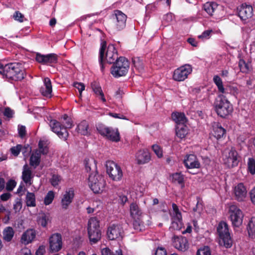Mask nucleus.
<instances>
[{
  "instance_id": "f257e3e1",
  "label": "nucleus",
  "mask_w": 255,
  "mask_h": 255,
  "mask_svg": "<svg viewBox=\"0 0 255 255\" xmlns=\"http://www.w3.org/2000/svg\"><path fill=\"white\" fill-rule=\"evenodd\" d=\"M0 73L8 79L18 81L24 78L25 72L21 65L14 63L2 65Z\"/></svg>"
},
{
  "instance_id": "f03ea898",
  "label": "nucleus",
  "mask_w": 255,
  "mask_h": 255,
  "mask_svg": "<svg viewBox=\"0 0 255 255\" xmlns=\"http://www.w3.org/2000/svg\"><path fill=\"white\" fill-rule=\"evenodd\" d=\"M215 111L219 116L224 118L233 111V106L229 100L223 95H220L215 102Z\"/></svg>"
},
{
  "instance_id": "7ed1b4c3",
  "label": "nucleus",
  "mask_w": 255,
  "mask_h": 255,
  "mask_svg": "<svg viewBox=\"0 0 255 255\" xmlns=\"http://www.w3.org/2000/svg\"><path fill=\"white\" fill-rule=\"evenodd\" d=\"M106 42L104 41L101 43V48L100 51V62L101 68L103 70L104 69L103 61L106 60L109 63H113L116 60H118V53L114 45L110 44L108 46L105 55V49L106 47Z\"/></svg>"
},
{
  "instance_id": "20e7f679",
  "label": "nucleus",
  "mask_w": 255,
  "mask_h": 255,
  "mask_svg": "<svg viewBox=\"0 0 255 255\" xmlns=\"http://www.w3.org/2000/svg\"><path fill=\"white\" fill-rule=\"evenodd\" d=\"M88 234L91 244L98 243L101 239V231L99 220L96 218L89 219L88 224Z\"/></svg>"
},
{
  "instance_id": "39448f33",
  "label": "nucleus",
  "mask_w": 255,
  "mask_h": 255,
  "mask_svg": "<svg viewBox=\"0 0 255 255\" xmlns=\"http://www.w3.org/2000/svg\"><path fill=\"white\" fill-rule=\"evenodd\" d=\"M49 126L52 130L55 132L59 138L64 140H66L68 136V132L67 129L72 127V123L70 119L65 120L64 126L62 127L60 123L55 120H51L49 122Z\"/></svg>"
},
{
  "instance_id": "423d86ee",
  "label": "nucleus",
  "mask_w": 255,
  "mask_h": 255,
  "mask_svg": "<svg viewBox=\"0 0 255 255\" xmlns=\"http://www.w3.org/2000/svg\"><path fill=\"white\" fill-rule=\"evenodd\" d=\"M239 158L238 152L233 147L227 148L223 152V162L228 168L237 166L239 162Z\"/></svg>"
},
{
  "instance_id": "0eeeda50",
  "label": "nucleus",
  "mask_w": 255,
  "mask_h": 255,
  "mask_svg": "<svg viewBox=\"0 0 255 255\" xmlns=\"http://www.w3.org/2000/svg\"><path fill=\"white\" fill-rule=\"evenodd\" d=\"M217 232L219 236V244L226 248H231L233 241L229 232L228 225L225 222H220L217 227Z\"/></svg>"
},
{
  "instance_id": "6e6552de",
  "label": "nucleus",
  "mask_w": 255,
  "mask_h": 255,
  "mask_svg": "<svg viewBox=\"0 0 255 255\" xmlns=\"http://www.w3.org/2000/svg\"><path fill=\"white\" fill-rule=\"evenodd\" d=\"M129 68V62L125 57H120L111 68V74L115 77L125 76Z\"/></svg>"
},
{
  "instance_id": "1a4fd4ad",
  "label": "nucleus",
  "mask_w": 255,
  "mask_h": 255,
  "mask_svg": "<svg viewBox=\"0 0 255 255\" xmlns=\"http://www.w3.org/2000/svg\"><path fill=\"white\" fill-rule=\"evenodd\" d=\"M89 185L95 193L102 192L106 185L105 177L98 174H91L89 177Z\"/></svg>"
},
{
  "instance_id": "9d476101",
  "label": "nucleus",
  "mask_w": 255,
  "mask_h": 255,
  "mask_svg": "<svg viewBox=\"0 0 255 255\" xmlns=\"http://www.w3.org/2000/svg\"><path fill=\"white\" fill-rule=\"evenodd\" d=\"M106 172L109 178L114 181L118 182L122 179L123 172L121 166L112 161L106 162Z\"/></svg>"
},
{
  "instance_id": "9b49d317",
  "label": "nucleus",
  "mask_w": 255,
  "mask_h": 255,
  "mask_svg": "<svg viewBox=\"0 0 255 255\" xmlns=\"http://www.w3.org/2000/svg\"><path fill=\"white\" fill-rule=\"evenodd\" d=\"M228 213L229 219L234 228H239L242 225L244 215L238 206L235 205H231L229 208Z\"/></svg>"
},
{
  "instance_id": "f8f14e48",
  "label": "nucleus",
  "mask_w": 255,
  "mask_h": 255,
  "mask_svg": "<svg viewBox=\"0 0 255 255\" xmlns=\"http://www.w3.org/2000/svg\"><path fill=\"white\" fill-rule=\"evenodd\" d=\"M97 128L99 132L106 138L116 142L120 140V134L117 128L107 127L102 124L98 125Z\"/></svg>"
},
{
  "instance_id": "ddd939ff",
  "label": "nucleus",
  "mask_w": 255,
  "mask_h": 255,
  "mask_svg": "<svg viewBox=\"0 0 255 255\" xmlns=\"http://www.w3.org/2000/svg\"><path fill=\"white\" fill-rule=\"evenodd\" d=\"M172 210L170 212L172 220L170 229L180 230L183 226L181 213L175 203L172 204Z\"/></svg>"
},
{
  "instance_id": "4468645a",
  "label": "nucleus",
  "mask_w": 255,
  "mask_h": 255,
  "mask_svg": "<svg viewBox=\"0 0 255 255\" xmlns=\"http://www.w3.org/2000/svg\"><path fill=\"white\" fill-rule=\"evenodd\" d=\"M193 71L192 66L188 64H184L176 69L173 74V79L176 81L181 82L186 79Z\"/></svg>"
},
{
  "instance_id": "2eb2a0df",
  "label": "nucleus",
  "mask_w": 255,
  "mask_h": 255,
  "mask_svg": "<svg viewBox=\"0 0 255 255\" xmlns=\"http://www.w3.org/2000/svg\"><path fill=\"white\" fill-rule=\"evenodd\" d=\"M233 195L234 199L238 202L245 201L248 191L246 186L243 183H239L233 187Z\"/></svg>"
},
{
  "instance_id": "dca6fc26",
  "label": "nucleus",
  "mask_w": 255,
  "mask_h": 255,
  "mask_svg": "<svg viewBox=\"0 0 255 255\" xmlns=\"http://www.w3.org/2000/svg\"><path fill=\"white\" fill-rule=\"evenodd\" d=\"M49 251L56 253L60 251L63 246L62 236L60 234L54 233L49 238Z\"/></svg>"
},
{
  "instance_id": "f3484780",
  "label": "nucleus",
  "mask_w": 255,
  "mask_h": 255,
  "mask_svg": "<svg viewBox=\"0 0 255 255\" xmlns=\"http://www.w3.org/2000/svg\"><path fill=\"white\" fill-rule=\"evenodd\" d=\"M124 231L122 226L119 224H113L108 228L107 235L110 240L121 239L123 237Z\"/></svg>"
},
{
  "instance_id": "a211bd4d",
  "label": "nucleus",
  "mask_w": 255,
  "mask_h": 255,
  "mask_svg": "<svg viewBox=\"0 0 255 255\" xmlns=\"http://www.w3.org/2000/svg\"><path fill=\"white\" fill-rule=\"evenodd\" d=\"M127 15L122 11L116 10L113 14V19L115 29L120 30L126 26Z\"/></svg>"
},
{
  "instance_id": "6ab92c4d",
  "label": "nucleus",
  "mask_w": 255,
  "mask_h": 255,
  "mask_svg": "<svg viewBox=\"0 0 255 255\" xmlns=\"http://www.w3.org/2000/svg\"><path fill=\"white\" fill-rule=\"evenodd\" d=\"M254 15V8L252 5L243 4L238 9V15L243 21L250 19Z\"/></svg>"
},
{
  "instance_id": "aec40b11",
  "label": "nucleus",
  "mask_w": 255,
  "mask_h": 255,
  "mask_svg": "<svg viewBox=\"0 0 255 255\" xmlns=\"http://www.w3.org/2000/svg\"><path fill=\"white\" fill-rule=\"evenodd\" d=\"M74 190L73 188L67 189L63 193L61 198V206L63 209H67L72 202L74 197Z\"/></svg>"
},
{
  "instance_id": "412c9836",
  "label": "nucleus",
  "mask_w": 255,
  "mask_h": 255,
  "mask_svg": "<svg viewBox=\"0 0 255 255\" xmlns=\"http://www.w3.org/2000/svg\"><path fill=\"white\" fill-rule=\"evenodd\" d=\"M183 163L187 169L199 168L200 163L197 156L193 154L186 155L184 158Z\"/></svg>"
},
{
  "instance_id": "4be33fe9",
  "label": "nucleus",
  "mask_w": 255,
  "mask_h": 255,
  "mask_svg": "<svg viewBox=\"0 0 255 255\" xmlns=\"http://www.w3.org/2000/svg\"><path fill=\"white\" fill-rule=\"evenodd\" d=\"M150 159V154L146 149H140L135 154V160L138 164L147 163Z\"/></svg>"
},
{
  "instance_id": "5701e85b",
  "label": "nucleus",
  "mask_w": 255,
  "mask_h": 255,
  "mask_svg": "<svg viewBox=\"0 0 255 255\" xmlns=\"http://www.w3.org/2000/svg\"><path fill=\"white\" fill-rule=\"evenodd\" d=\"M173 243L174 247L180 251L185 252L189 247L187 239L182 236H174L173 239Z\"/></svg>"
},
{
  "instance_id": "b1692460",
  "label": "nucleus",
  "mask_w": 255,
  "mask_h": 255,
  "mask_svg": "<svg viewBox=\"0 0 255 255\" xmlns=\"http://www.w3.org/2000/svg\"><path fill=\"white\" fill-rule=\"evenodd\" d=\"M36 237V233L33 229H28L23 232L20 238V243L24 245L31 243Z\"/></svg>"
},
{
  "instance_id": "393cba45",
  "label": "nucleus",
  "mask_w": 255,
  "mask_h": 255,
  "mask_svg": "<svg viewBox=\"0 0 255 255\" xmlns=\"http://www.w3.org/2000/svg\"><path fill=\"white\" fill-rule=\"evenodd\" d=\"M43 85L40 89V92L41 95L48 98H50L52 96V88L51 82L49 78H45L43 79Z\"/></svg>"
},
{
  "instance_id": "a878e982",
  "label": "nucleus",
  "mask_w": 255,
  "mask_h": 255,
  "mask_svg": "<svg viewBox=\"0 0 255 255\" xmlns=\"http://www.w3.org/2000/svg\"><path fill=\"white\" fill-rule=\"evenodd\" d=\"M226 130L220 123L214 122L212 124L211 134L217 139H220L225 134Z\"/></svg>"
},
{
  "instance_id": "bb28decb",
  "label": "nucleus",
  "mask_w": 255,
  "mask_h": 255,
  "mask_svg": "<svg viewBox=\"0 0 255 255\" xmlns=\"http://www.w3.org/2000/svg\"><path fill=\"white\" fill-rule=\"evenodd\" d=\"M33 175L32 173L30 168L25 164L23 167V171L22 172V179L24 182L30 185L32 183Z\"/></svg>"
},
{
  "instance_id": "cd10ccee",
  "label": "nucleus",
  "mask_w": 255,
  "mask_h": 255,
  "mask_svg": "<svg viewBox=\"0 0 255 255\" xmlns=\"http://www.w3.org/2000/svg\"><path fill=\"white\" fill-rule=\"evenodd\" d=\"M169 180L173 183L180 185L182 188L184 187V176L180 172L171 174L169 176Z\"/></svg>"
},
{
  "instance_id": "c85d7f7f",
  "label": "nucleus",
  "mask_w": 255,
  "mask_h": 255,
  "mask_svg": "<svg viewBox=\"0 0 255 255\" xmlns=\"http://www.w3.org/2000/svg\"><path fill=\"white\" fill-rule=\"evenodd\" d=\"M129 213L130 217L133 219H138L141 217L142 212L138 205L134 202H132L129 206Z\"/></svg>"
},
{
  "instance_id": "c756f323",
  "label": "nucleus",
  "mask_w": 255,
  "mask_h": 255,
  "mask_svg": "<svg viewBox=\"0 0 255 255\" xmlns=\"http://www.w3.org/2000/svg\"><path fill=\"white\" fill-rule=\"evenodd\" d=\"M189 129L184 124L177 125L176 129V134L180 139L185 138L188 134Z\"/></svg>"
},
{
  "instance_id": "7c9ffc66",
  "label": "nucleus",
  "mask_w": 255,
  "mask_h": 255,
  "mask_svg": "<svg viewBox=\"0 0 255 255\" xmlns=\"http://www.w3.org/2000/svg\"><path fill=\"white\" fill-rule=\"evenodd\" d=\"M92 88L97 97L100 99L103 103H105L106 100L101 87L98 84L94 83L92 84Z\"/></svg>"
},
{
  "instance_id": "2f4dec72",
  "label": "nucleus",
  "mask_w": 255,
  "mask_h": 255,
  "mask_svg": "<svg viewBox=\"0 0 255 255\" xmlns=\"http://www.w3.org/2000/svg\"><path fill=\"white\" fill-rule=\"evenodd\" d=\"M41 153L38 152V150L33 152L30 158V165L35 168L39 164L40 161Z\"/></svg>"
},
{
  "instance_id": "473e14b6",
  "label": "nucleus",
  "mask_w": 255,
  "mask_h": 255,
  "mask_svg": "<svg viewBox=\"0 0 255 255\" xmlns=\"http://www.w3.org/2000/svg\"><path fill=\"white\" fill-rule=\"evenodd\" d=\"M14 234L13 229L11 227L5 228L2 232L3 239L7 242L11 241Z\"/></svg>"
},
{
  "instance_id": "72a5a7b5",
  "label": "nucleus",
  "mask_w": 255,
  "mask_h": 255,
  "mask_svg": "<svg viewBox=\"0 0 255 255\" xmlns=\"http://www.w3.org/2000/svg\"><path fill=\"white\" fill-rule=\"evenodd\" d=\"M172 119L177 124H184L186 122V119L184 114L181 113H173L172 114Z\"/></svg>"
},
{
  "instance_id": "f704fd0d",
  "label": "nucleus",
  "mask_w": 255,
  "mask_h": 255,
  "mask_svg": "<svg viewBox=\"0 0 255 255\" xmlns=\"http://www.w3.org/2000/svg\"><path fill=\"white\" fill-rule=\"evenodd\" d=\"M247 230L249 236L251 238H255V216H253L250 219L248 226Z\"/></svg>"
},
{
  "instance_id": "c9c22d12",
  "label": "nucleus",
  "mask_w": 255,
  "mask_h": 255,
  "mask_svg": "<svg viewBox=\"0 0 255 255\" xmlns=\"http://www.w3.org/2000/svg\"><path fill=\"white\" fill-rule=\"evenodd\" d=\"M218 5L214 2H207L203 5V8L209 15H212L217 9Z\"/></svg>"
},
{
  "instance_id": "e433bc0d",
  "label": "nucleus",
  "mask_w": 255,
  "mask_h": 255,
  "mask_svg": "<svg viewBox=\"0 0 255 255\" xmlns=\"http://www.w3.org/2000/svg\"><path fill=\"white\" fill-rule=\"evenodd\" d=\"M84 164L85 169L87 172H90L92 170H96L97 168L96 161L93 158L85 159Z\"/></svg>"
},
{
  "instance_id": "4c0bfd02",
  "label": "nucleus",
  "mask_w": 255,
  "mask_h": 255,
  "mask_svg": "<svg viewBox=\"0 0 255 255\" xmlns=\"http://www.w3.org/2000/svg\"><path fill=\"white\" fill-rule=\"evenodd\" d=\"M77 131L83 135L89 134V127L88 123L86 121L81 122L77 126Z\"/></svg>"
},
{
  "instance_id": "58836bf2",
  "label": "nucleus",
  "mask_w": 255,
  "mask_h": 255,
  "mask_svg": "<svg viewBox=\"0 0 255 255\" xmlns=\"http://www.w3.org/2000/svg\"><path fill=\"white\" fill-rule=\"evenodd\" d=\"M213 82L218 88L219 92L222 94H225L226 91L224 87L222 80L218 75H215L213 79Z\"/></svg>"
},
{
  "instance_id": "ea45409f",
  "label": "nucleus",
  "mask_w": 255,
  "mask_h": 255,
  "mask_svg": "<svg viewBox=\"0 0 255 255\" xmlns=\"http://www.w3.org/2000/svg\"><path fill=\"white\" fill-rule=\"evenodd\" d=\"M26 203L27 206L34 207L36 206L35 197L33 193L27 192L26 196Z\"/></svg>"
},
{
  "instance_id": "a19ab883",
  "label": "nucleus",
  "mask_w": 255,
  "mask_h": 255,
  "mask_svg": "<svg viewBox=\"0 0 255 255\" xmlns=\"http://www.w3.org/2000/svg\"><path fill=\"white\" fill-rule=\"evenodd\" d=\"M133 64L137 70L142 73L144 71V66L142 61L139 58L136 57L132 59Z\"/></svg>"
},
{
  "instance_id": "79ce46f5",
  "label": "nucleus",
  "mask_w": 255,
  "mask_h": 255,
  "mask_svg": "<svg viewBox=\"0 0 255 255\" xmlns=\"http://www.w3.org/2000/svg\"><path fill=\"white\" fill-rule=\"evenodd\" d=\"M213 33V31L212 29H207L203 31L201 34L199 35L198 36V38L202 41H204L209 39L211 37Z\"/></svg>"
},
{
  "instance_id": "37998d69",
  "label": "nucleus",
  "mask_w": 255,
  "mask_h": 255,
  "mask_svg": "<svg viewBox=\"0 0 255 255\" xmlns=\"http://www.w3.org/2000/svg\"><path fill=\"white\" fill-rule=\"evenodd\" d=\"M174 19V16L172 13H168L163 17L162 23L165 26L169 24Z\"/></svg>"
},
{
  "instance_id": "c03bdc74",
  "label": "nucleus",
  "mask_w": 255,
  "mask_h": 255,
  "mask_svg": "<svg viewBox=\"0 0 255 255\" xmlns=\"http://www.w3.org/2000/svg\"><path fill=\"white\" fill-rule=\"evenodd\" d=\"M248 169L251 174H255V160L253 158H249L248 159Z\"/></svg>"
},
{
  "instance_id": "a18cd8bd",
  "label": "nucleus",
  "mask_w": 255,
  "mask_h": 255,
  "mask_svg": "<svg viewBox=\"0 0 255 255\" xmlns=\"http://www.w3.org/2000/svg\"><path fill=\"white\" fill-rule=\"evenodd\" d=\"M54 197H55V193L53 191H48V192L47 193L46 195L45 196V197L44 198V203L45 205H48L50 204L52 202V201L54 198Z\"/></svg>"
},
{
  "instance_id": "49530a36",
  "label": "nucleus",
  "mask_w": 255,
  "mask_h": 255,
  "mask_svg": "<svg viewBox=\"0 0 255 255\" xmlns=\"http://www.w3.org/2000/svg\"><path fill=\"white\" fill-rule=\"evenodd\" d=\"M47 141L40 140L38 143V152L42 154H46L48 152V148L47 146Z\"/></svg>"
},
{
  "instance_id": "de8ad7c7",
  "label": "nucleus",
  "mask_w": 255,
  "mask_h": 255,
  "mask_svg": "<svg viewBox=\"0 0 255 255\" xmlns=\"http://www.w3.org/2000/svg\"><path fill=\"white\" fill-rule=\"evenodd\" d=\"M47 141L40 140L38 143V152L42 154H46L48 152V148L47 146Z\"/></svg>"
},
{
  "instance_id": "09e8293b",
  "label": "nucleus",
  "mask_w": 255,
  "mask_h": 255,
  "mask_svg": "<svg viewBox=\"0 0 255 255\" xmlns=\"http://www.w3.org/2000/svg\"><path fill=\"white\" fill-rule=\"evenodd\" d=\"M102 255H123L121 249H119L117 250L114 254L111 252L110 250L108 248H104L101 251Z\"/></svg>"
},
{
  "instance_id": "8fccbe9b",
  "label": "nucleus",
  "mask_w": 255,
  "mask_h": 255,
  "mask_svg": "<svg viewBox=\"0 0 255 255\" xmlns=\"http://www.w3.org/2000/svg\"><path fill=\"white\" fill-rule=\"evenodd\" d=\"M152 149L158 158H161L163 156L162 149L159 145L156 144H153L152 146Z\"/></svg>"
},
{
  "instance_id": "3c124183",
  "label": "nucleus",
  "mask_w": 255,
  "mask_h": 255,
  "mask_svg": "<svg viewBox=\"0 0 255 255\" xmlns=\"http://www.w3.org/2000/svg\"><path fill=\"white\" fill-rule=\"evenodd\" d=\"M197 255H211L210 248L207 246H204L198 249Z\"/></svg>"
},
{
  "instance_id": "603ef678",
  "label": "nucleus",
  "mask_w": 255,
  "mask_h": 255,
  "mask_svg": "<svg viewBox=\"0 0 255 255\" xmlns=\"http://www.w3.org/2000/svg\"><path fill=\"white\" fill-rule=\"evenodd\" d=\"M61 180V178L59 175H56V174H54L52 175L51 178L50 179V182H51V185L53 187H55L59 185Z\"/></svg>"
},
{
  "instance_id": "864d4df0",
  "label": "nucleus",
  "mask_w": 255,
  "mask_h": 255,
  "mask_svg": "<svg viewBox=\"0 0 255 255\" xmlns=\"http://www.w3.org/2000/svg\"><path fill=\"white\" fill-rule=\"evenodd\" d=\"M57 61V57L55 54H50L46 55V64L54 63Z\"/></svg>"
},
{
  "instance_id": "5fc2aeb1",
  "label": "nucleus",
  "mask_w": 255,
  "mask_h": 255,
  "mask_svg": "<svg viewBox=\"0 0 255 255\" xmlns=\"http://www.w3.org/2000/svg\"><path fill=\"white\" fill-rule=\"evenodd\" d=\"M73 86L78 90L79 92V97L82 96V92L85 90V85L83 83L80 82H74Z\"/></svg>"
},
{
  "instance_id": "6e6d98bb",
  "label": "nucleus",
  "mask_w": 255,
  "mask_h": 255,
  "mask_svg": "<svg viewBox=\"0 0 255 255\" xmlns=\"http://www.w3.org/2000/svg\"><path fill=\"white\" fill-rule=\"evenodd\" d=\"M228 88L230 91V94L235 96L236 97H237L240 93L241 91L236 86H230L228 87Z\"/></svg>"
},
{
  "instance_id": "4d7b16f0",
  "label": "nucleus",
  "mask_w": 255,
  "mask_h": 255,
  "mask_svg": "<svg viewBox=\"0 0 255 255\" xmlns=\"http://www.w3.org/2000/svg\"><path fill=\"white\" fill-rule=\"evenodd\" d=\"M239 66L241 71L243 73H246L249 70V65L243 60L240 61Z\"/></svg>"
},
{
  "instance_id": "13d9d810",
  "label": "nucleus",
  "mask_w": 255,
  "mask_h": 255,
  "mask_svg": "<svg viewBox=\"0 0 255 255\" xmlns=\"http://www.w3.org/2000/svg\"><path fill=\"white\" fill-rule=\"evenodd\" d=\"M49 221L48 217H47L46 215H44L40 217L38 220V223L41 226L43 227H46L48 222Z\"/></svg>"
},
{
  "instance_id": "bf43d9fd",
  "label": "nucleus",
  "mask_w": 255,
  "mask_h": 255,
  "mask_svg": "<svg viewBox=\"0 0 255 255\" xmlns=\"http://www.w3.org/2000/svg\"><path fill=\"white\" fill-rule=\"evenodd\" d=\"M13 18L15 20L20 22H23L24 19V15L18 11H16L14 13Z\"/></svg>"
},
{
  "instance_id": "052dcab7",
  "label": "nucleus",
  "mask_w": 255,
  "mask_h": 255,
  "mask_svg": "<svg viewBox=\"0 0 255 255\" xmlns=\"http://www.w3.org/2000/svg\"><path fill=\"white\" fill-rule=\"evenodd\" d=\"M16 182L13 180H10L6 184V189L7 190L11 191L15 187Z\"/></svg>"
},
{
  "instance_id": "680f3d73",
  "label": "nucleus",
  "mask_w": 255,
  "mask_h": 255,
  "mask_svg": "<svg viewBox=\"0 0 255 255\" xmlns=\"http://www.w3.org/2000/svg\"><path fill=\"white\" fill-rule=\"evenodd\" d=\"M21 147L22 146L20 144L12 147L10 149L12 154L15 156H17L21 149Z\"/></svg>"
},
{
  "instance_id": "e2e57ef3",
  "label": "nucleus",
  "mask_w": 255,
  "mask_h": 255,
  "mask_svg": "<svg viewBox=\"0 0 255 255\" xmlns=\"http://www.w3.org/2000/svg\"><path fill=\"white\" fill-rule=\"evenodd\" d=\"M35 59L39 63L46 64V55L37 54Z\"/></svg>"
},
{
  "instance_id": "0e129e2a",
  "label": "nucleus",
  "mask_w": 255,
  "mask_h": 255,
  "mask_svg": "<svg viewBox=\"0 0 255 255\" xmlns=\"http://www.w3.org/2000/svg\"><path fill=\"white\" fill-rule=\"evenodd\" d=\"M155 255H167L166 251L162 247H158L155 251Z\"/></svg>"
},
{
  "instance_id": "69168bd1",
  "label": "nucleus",
  "mask_w": 255,
  "mask_h": 255,
  "mask_svg": "<svg viewBox=\"0 0 255 255\" xmlns=\"http://www.w3.org/2000/svg\"><path fill=\"white\" fill-rule=\"evenodd\" d=\"M250 197L251 202L255 205V186L250 192Z\"/></svg>"
},
{
  "instance_id": "338daca9",
  "label": "nucleus",
  "mask_w": 255,
  "mask_h": 255,
  "mask_svg": "<svg viewBox=\"0 0 255 255\" xmlns=\"http://www.w3.org/2000/svg\"><path fill=\"white\" fill-rule=\"evenodd\" d=\"M19 255H32V254L30 250L25 247L20 250Z\"/></svg>"
},
{
  "instance_id": "774afa93",
  "label": "nucleus",
  "mask_w": 255,
  "mask_h": 255,
  "mask_svg": "<svg viewBox=\"0 0 255 255\" xmlns=\"http://www.w3.org/2000/svg\"><path fill=\"white\" fill-rule=\"evenodd\" d=\"M18 133L21 137H23L25 134V127L23 126H18Z\"/></svg>"
}]
</instances>
